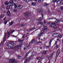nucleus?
<instances>
[{
  "label": "nucleus",
  "instance_id": "nucleus-1",
  "mask_svg": "<svg viewBox=\"0 0 63 63\" xmlns=\"http://www.w3.org/2000/svg\"><path fill=\"white\" fill-rule=\"evenodd\" d=\"M61 21H62V20L61 19H60L59 20L57 19L56 21L53 23H52L51 25V27H54L56 26V23H58L59 22H60Z\"/></svg>",
  "mask_w": 63,
  "mask_h": 63
},
{
  "label": "nucleus",
  "instance_id": "nucleus-2",
  "mask_svg": "<svg viewBox=\"0 0 63 63\" xmlns=\"http://www.w3.org/2000/svg\"><path fill=\"white\" fill-rule=\"evenodd\" d=\"M43 27L44 28L43 29H42V31L40 33V35L41 36V37L42 36H43V35H44V33L45 32L44 31H45V30H46L47 29V26H45V25L43 26Z\"/></svg>",
  "mask_w": 63,
  "mask_h": 63
},
{
  "label": "nucleus",
  "instance_id": "nucleus-3",
  "mask_svg": "<svg viewBox=\"0 0 63 63\" xmlns=\"http://www.w3.org/2000/svg\"><path fill=\"white\" fill-rule=\"evenodd\" d=\"M43 27L44 28L43 29H42V31L40 33V35L41 36V37L42 36H43V35H44V33L45 32L44 31H45V30H46L47 29V26H45V25L43 26Z\"/></svg>",
  "mask_w": 63,
  "mask_h": 63
},
{
  "label": "nucleus",
  "instance_id": "nucleus-4",
  "mask_svg": "<svg viewBox=\"0 0 63 63\" xmlns=\"http://www.w3.org/2000/svg\"><path fill=\"white\" fill-rule=\"evenodd\" d=\"M6 36L7 35H6V33H5V35H4V37H3V41L2 42H1L0 44V47H2V46H3V44H4V42H5V41H6Z\"/></svg>",
  "mask_w": 63,
  "mask_h": 63
},
{
  "label": "nucleus",
  "instance_id": "nucleus-5",
  "mask_svg": "<svg viewBox=\"0 0 63 63\" xmlns=\"http://www.w3.org/2000/svg\"><path fill=\"white\" fill-rule=\"evenodd\" d=\"M14 43L12 42H10L7 44V47L9 48H11L12 47H14Z\"/></svg>",
  "mask_w": 63,
  "mask_h": 63
},
{
  "label": "nucleus",
  "instance_id": "nucleus-6",
  "mask_svg": "<svg viewBox=\"0 0 63 63\" xmlns=\"http://www.w3.org/2000/svg\"><path fill=\"white\" fill-rule=\"evenodd\" d=\"M16 61H15V59H11L9 60V63H16Z\"/></svg>",
  "mask_w": 63,
  "mask_h": 63
},
{
  "label": "nucleus",
  "instance_id": "nucleus-7",
  "mask_svg": "<svg viewBox=\"0 0 63 63\" xmlns=\"http://www.w3.org/2000/svg\"><path fill=\"white\" fill-rule=\"evenodd\" d=\"M55 52L54 51H53V53L50 55V56L48 58V60H50L51 59V58L53 57V54H54V53Z\"/></svg>",
  "mask_w": 63,
  "mask_h": 63
},
{
  "label": "nucleus",
  "instance_id": "nucleus-8",
  "mask_svg": "<svg viewBox=\"0 0 63 63\" xmlns=\"http://www.w3.org/2000/svg\"><path fill=\"white\" fill-rule=\"evenodd\" d=\"M60 49H58L57 51V55L56 56V60L57 59V57L58 56V55H59V54H60Z\"/></svg>",
  "mask_w": 63,
  "mask_h": 63
},
{
  "label": "nucleus",
  "instance_id": "nucleus-9",
  "mask_svg": "<svg viewBox=\"0 0 63 63\" xmlns=\"http://www.w3.org/2000/svg\"><path fill=\"white\" fill-rule=\"evenodd\" d=\"M20 48V47L19 46H16L14 47V48L16 50H18Z\"/></svg>",
  "mask_w": 63,
  "mask_h": 63
},
{
  "label": "nucleus",
  "instance_id": "nucleus-10",
  "mask_svg": "<svg viewBox=\"0 0 63 63\" xmlns=\"http://www.w3.org/2000/svg\"><path fill=\"white\" fill-rule=\"evenodd\" d=\"M17 7L18 9H21L22 8L23 6L21 5L17 4Z\"/></svg>",
  "mask_w": 63,
  "mask_h": 63
},
{
  "label": "nucleus",
  "instance_id": "nucleus-11",
  "mask_svg": "<svg viewBox=\"0 0 63 63\" xmlns=\"http://www.w3.org/2000/svg\"><path fill=\"white\" fill-rule=\"evenodd\" d=\"M31 52V50H30V51H29L26 55V56L24 57V58H23V59H25L26 57H27V56L28 55V54H29V53H30Z\"/></svg>",
  "mask_w": 63,
  "mask_h": 63
},
{
  "label": "nucleus",
  "instance_id": "nucleus-12",
  "mask_svg": "<svg viewBox=\"0 0 63 63\" xmlns=\"http://www.w3.org/2000/svg\"><path fill=\"white\" fill-rule=\"evenodd\" d=\"M24 15H25V17H28V16H29V15H30V14L28 12L25 13L24 14Z\"/></svg>",
  "mask_w": 63,
  "mask_h": 63
},
{
  "label": "nucleus",
  "instance_id": "nucleus-13",
  "mask_svg": "<svg viewBox=\"0 0 63 63\" xmlns=\"http://www.w3.org/2000/svg\"><path fill=\"white\" fill-rule=\"evenodd\" d=\"M7 13L8 16H11V13H10V11L9 10H8L7 11Z\"/></svg>",
  "mask_w": 63,
  "mask_h": 63
},
{
  "label": "nucleus",
  "instance_id": "nucleus-14",
  "mask_svg": "<svg viewBox=\"0 0 63 63\" xmlns=\"http://www.w3.org/2000/svg\"><path fill=\"white\" fill-rule=\"evenodd\" d=\"M35 42V40H32L31 42L29 43V45H30L31 43H34Z\"/></svg>",
  "mask_w": 63,
  "mask_h": 63
},
{
  "label": "nucleus",
  "instance_id": "nucleus-15",
  "mask_svg": "<svg viewBox=\"0 0 63 63\" xmlns=\"http://www.w3.org/2000/svg\"><path fill=\"white\" fill-rule=\"evenodd\" d=\"M52 2L53 3H55L56 2L57 4H58V2H59V0H53Z\"/></svg>",
  "mask_w": 63,
  "mask_h": 63
},
{
  "label": "nucleus",
  "instance_id": "nucleus-16",
  "mask_svg": "<svg viewBox=\"0 0 63 63\" xmlns=\"http://www.w3.org/2000/svg\"><path fill=\"white\" fill-rule=\"evenodd\" d=\"M5 16V15L4 14H1L0 16V18H3Z\"/></svg>",
  "mask_w": 63,
  "mask_h": 63
},
{
  "label": "nucleus",
  "instance_id": "nucleus-17",
  "mask_svg": "<svg viewBox=\"0 0 63 63\" xmlns=\"http://www.w3.org/2000/svg\"><path fill=\"white\" fill-rule=\"evenodd\" d=\"M43 12V11L42 10V9H40L38 10V12L39 13H42Z\"/></svg>",
  "mask_w": 63,
  "mask_h": 63
},
{
  "label": "nucleus",
  "instance_id": "nucleus-18",
  "mask_svg": "<svg viewBox=\"0 0 63 63\" xmlns=\"http://www.w3.org/2000/svg\"><path fill=\"white\" fill-rule=\"evenodd\" d=\"M49 3H45L44 4V6H48L49 5Z\"/></svg>",
  "mask_w": 63,
  "mask_h": 63
},
{
  "label": "nucleus",
  "instance_id": "nucleus-19",
  "mask_svg": "<svg viewBox=\"0 0 63 63\" xmlns=\"http://www.w3.org/2000/svg\"><path fill=\"white\" fill-rule=\"evenodd\" d=\"M6 10H9L10 9V6L9 5H8L6 7Z\"/></svg>",
  "mask_w": 63,
  "mask_h": 63
},
{
  "label": "nucleus",
  "instance_id": "nucleus-20",
  "mask_svg": "<svg viewBox=\"0 0 63 63\" xmlns=\"http://www.w3.org/2000/svg\"><path fill=\"white\" fill-rule=\"evenodd\" d=\"M47 52H48V51L47 50H46V51H44L43 52V53L44 54H46L47 53Z\"/></svg>",
  "mask_w": 63,
  "mask_h": 63
},
{
  "label": "nucleus",
  "instance_id": "nucleus-21",
  "mask_svg": "<svg viewBox=\"0 0 63 63\" xmlns=\"http://www.w3.org/2000/svg\"><path fill=\"white\" fill-rule=\"evenodd\" d=\"M14 5H15V3H14V2L10 3V6L11 7L13 6H14Z\"/></svg>",
  "mask_w": 63,
  "mask_h": 63
},
{
  "label": "nucleus",
  "instance_id": "nucleus-22",
  "mask_svg": "<svg viewBox=\"0 0 63 63\" xmlns=\"http://www.w3.org/2000/svg\"><path fill=\"white\" fill-rule=\"evenodd\" d=\"M23 40L19 39L18 40V42H23Z\"/></svg>",
  "mask_w": 63,
  "mask_h": 63
},
{
  "label": "nucleus",
  "instance_id": "nucleus-23",
  "mask_svg": "<svg viewBox=\"0 0 63 63\" xmlns=\"http://www.w3.org/2000/svg\"><path fill=\"white\" fill-rule=\"evenodd\" d=\"M43 17H41L39 18V20H38L39 21H42V19H43Z\"/></svg>",
  "mask_w": 63,
  "mask_h": 63
},
{
  "label": "nucleus",
  "instance_id": "nucleus-24",
  "mask_svg": "<svg viewBox=\"0 0 63 63\" xmlns=\"http://www.w3.org/2000/svg\"><path fill=\"white\" fill-rule=\"evenodd\" d=\"M9 4V3L8 1H6L5 3V4L6 5H8Z\"/></svg>",
  "mask_w": 63,
  "mask_h": 63
},
{
  "label": "nucleus",
  "instance_id": "nucleus-25",
  "mask_svg": "<svg viewBox=\"0 0 63 63\" xmlns=\"http://www.w3.org/2000/svg\"><path fill=\"white\" fill-rule=\"evenodd\" d=\"M14 22L12 21L11 22V23H9V25H10V26H11V25H12V24H14Z\"/></svg>",
  "mask_w": 63,
  "mask_h": 63
},
{
  "label": "nucleus",
  "instance_id": "nucleus-26",
  "mask_svg": "<svg viewBox=\"0 0 63 63\" xmlns=\"http://www.w3.org/2000/svg\"><path fill=\"white\" fill-rule=\"evenodd\" d=\"M30 57H28L26 59V60H27V61H28V62L29 61V60H30Z\"/></svg>",
  "mask_w": 63,
  "mask_h": 63
},
{
  "label": "nucleus",
  "instance_id": "nucleus-27",
  "mask_svg": "<svg viewBox=\"0 0 63 63\" xmlns=\"http://www.w3.org/2000/svg\"><path fill=\"white\" fill-rule=\"evenodd\" d=\"M32 5L33 6H35L36 5V3L35 2H32Z\"/></svg>",
  "mask_w": 63,
  "mask_h": 63
},
{
  "label": "nucleus",
  "instance_id": "nucleus-28",
  "mask_svg": "<svg viewBox=\"0 0 63 63\" xmlns=\"http://www.w3.org/2000/svg\"><path fill=\"white\" fill-rule=\"evenodd\" d=\"M13 11L14 12H17V10L16 9H14L13 10Z\"/></svg>",
  "mask_w": 63,
  "mask_h": 63
},
{
  "label": "nucleus",
  "instance_id": "nucleus-29",
  "mask_svg": "<svg viewBox=\"0 0 63 63\" xmlns=\"http://www.w3.org/2000/svg\"><path fill=\"white\" fill-rule=\"evenodd\" d=\"M9 3L10 4H11V3H14V1L13 0H11L9 1Z\"/></svg>",
  "mask_w": 63,
  "mask_h": 63
},
{
  "label": "nucleus",
  "instance_id": "nucleus-30",
  "mask_svg": "<svg viewBox=\"0 0 63 63\" xmlns=\"http://www.w3.org/2000/svg\"><path fill=\"white\" fill-rule=\"evenodd\" d=\"M14 7L15 8H17V4L16 3L14 4Z\"/></svg>",
  "mask_w": 63,
  "mask_h": 63
},
{
  "label": "nucleus",
  "instance_id": "nucleus-31",
  "mask_svg": "<svg viewBox=\"0 0 63 63\" xmlns=\"http://www.w3.org/2000/svg\"><path fill=\"white\" fill-rule=\"evenodd\" d=\"M60 9L63 12V6H61L60 7Z\"/></svg>",
  "mask_w": 63,
  "mask_h": 63
},
{
  "label": "nucleus",
  "instance_id": "nucleus-32",
  "mask_svg": "<svg viewBox=\"0 0 63 63\" xmlns=\"http://www.w3.org/2000/svg\"><path fill=\"white\" fill-rule=\"evenodd\" d=\"M10 32H9L8 33V34L7 37L8 38L10 37Z\"/></svg>",
  "mask_w": 63,
  "mask_h": 63
},
{
  "label": "nucleus",
  "instance_id": "nucleus-33",
  "mask_svg": "<svg viewBox=\"0 0 63 63\" xmlns=\"http://www.w3.org/2000/svg\"><path fill=\"white\" fill-rule=\"evenodd\" d=\"M39 23L40 24H41V25H43V22H42L41 21H39Z\"/></svg>",
  "mask_w": 63,
  "mask_h": 63
},
{
  "label": "nucleus",
  "instance_id": "nucleus-34",
  "mask_svg": "<svg viewBox=\"0 0 63 63\" xmlns=\"http://www.w3.org/2000/svg\"><path fill=\"white\" fill-rule=\"evenodd\" d=\"M25 25L23 23V24H22L21 25H20V26H21V27H23Z\"/></svg>",
  "mask_w": 63,
  "mask_h": 63
},
{
  "label": "nucleus",
  "instance_id": "nucleus-35",
  "mask_svg": "<svg viewBox=\"0 0 63 63\" xmlns=\"http://www.w3.org/2000/svg\"><path fill=\"white\" fill-rule=\"evenodd\" d=\"M58 37L60 38H61L62 37V36H61V35L60 34H58Z\"/></svg>",
  "mask_w": 63,
  "mask_h": 63
},
{
  "label": "nucleus",
  "instance_id": "nucleus-36",
  "mask_svg": "<svg viewBox=\"0 0 63 63\" xmlns=\"http://www.w3.org/2000/svg\"><path fill=\"white\" fill-rule=\"evenodd\" d=\"M23 44V42H21L20 43V45H19V46L20 47L21 46V45H22V44Z\"/></svg>",
  "mask_w": 63,
  "mask_h": 63
},
{
  "label": "nucleus",
  "instance_id": "nucleus-37",
  "mask_svg": "<svg viewBox=\"0 0 63 63\" xmlns=\"http://www.w3.org/2000/svg\"><path fill=\"white\" fill-rule=\"evenodd\" d=\"M37 60H40V59H41V57H38L37 58Z\"/></svg>",
  "mask_w": 63,
  "mask_h": 63
},
{
  "label": "nucleus",
  "instance_id": "nucleus-38",
  "mask_svg": "<svg viewBox=\"0 0 63 63\" xmlns=\"http://www.w3.org/2000/svg\"><path fill=\"white\" fill-rule=\"evenodd\" d=\"M30 0H26V3H28V2H30Z\"/></svg>",
  "mask_w": 63,
  "mask_h": 63
},
{
  "label": "nucleus",
  "instance_id": "nucleus-39",
  "mask_svg": "<svg viewBox=\"0 0 63 63\" xmlns=\"http://www.w3.org/2000/svg\"><path fill=\"white\" fill-rule=\"evenodd\" d=\"M18 59H21V56H20L19 55H18Z\"/></svg>",
  "mask_w": 63,
  "mask_h": 63
},
{
  "label": "nucleus",
  "instance_id": "nucleus-40",
  "mask_svg": "<svg viewBox=\"0 0 63 63\" xmlns=\"http://www.w3.org/2000/svg\"><path fill=\"white\" fill-rule=\"evenodd\" d=\"M61 4H62V5H63V0H62L61 2Z\"/></svg>",
  "mask_w": 63,
  "mask_h": 63
},
{
  "label": "nucleus",
  "instance_id": "nucleus-41",
  "mask_svg": "<svg viewBox=\"0 0 63 63\" xmlns=\"http://www.w3.org/2000/svg\"><path fill=\"white\" fill-rule=\"evenodd\" d=\"M28 62V61H27L26 59V60L25 61V62H24V63H26Z\"/></svg>",
  "mask_w": 63,
  "mask_h": 63
},
{
  "label": "nucleus",
  "instance_id": "nucleus-42",
  "mask_svg": "<svg viewBox=\"0 0 63 63\" xmlns=\"http://www.w3.org/2000/svg\"><path fill=\"white\" fill-rule=\"evenodd\" d=\"M57 11L58 13H60L61 12H60V10L59 9H58L57 10Z\"/></svg>",
  "mask_w": 63,
  "mask_h": 63
},
{
  "label": "nucleus",
  "instance_id": "nucleus-43",
  "mask_svg": "<svg viewBox=\"0 0 63 63\" xmlns=\"http://www.w3.org/2000/svg\"><path fill=\"white\" fill-rule=\"evenodd\" d=\"M42 1L41 0H38V2L39 3H41Z\"/></svg>",
  "mask_w": 63,
  "mask_h": 63
},
{
  "label": "nucleus",
  "instance_id": "nucleus-44",
  "mask_svg": "<svg viewBox=\"0 0 63 63\" xmlns=\"http://www.w3.org/2000/svg\"><path fill=\"white\" fill-rule=\"evenodd\" d=\"M52 41H50L49 42V46H51V42Z\"/></svg>",
  "mask_w": 63,
  "mask_h": 63
},
{
  "label": "nucleus",
  "instance_id": "nucleus-45",
  "mask_svg": "<svg viewBox=\"0 0 63 63\" xmlns=\"http://www.w3.org/2000/svg\"><path fill=\"white\" fill-rule=\"evenodd\" d=\"M43 58H44V56H41V59L42 60V59H43Z\"/></svg>",
  "mask_w": 63,
  "mask_h": 63
},
{
  "label": "nucleus",
  "instance_id": "nucleus-46",
  "mask_svg": "<svg viewBox=\"0 0 63 63\" xmlns=\"http://www.w3.org/2000/svg\"><path fill=\"white\" fill-rule=\"evenodd\" d=\"M55 35H58V33L57 32H55L54 33Z\"/></svg>",
  "mask_w": 63,
  "mask_h": 63
},
{
  "label": "nucleus",
  "instance_id": "nucleus-47",
  "mask_svg": "<svg viewBox=\"0 0 63 63\" xmlns=\"http://www.w3.org/2000/svg\"><path fill=\"white\" fill-rule=\"evenodd\" d=\"M44 24H46V21L45 20H44Z\"/></svg>",
  "mask_w": 63,
  "mask_h": 63
},
{
  "label": "nucleus",
  "instance_id": "nucleus-48",
  "mask_svg": "<svg viewBox=\"0 0 63 63\" xmlns=\"http://www.w3.org/2000/svg\"><path fill=\"white\" fill-rule=\"evenodd\" d=\"M57 44V41H56L54 45H56Z\"/></svg>",
  "mask_w": 63,
  "mask_h": 63
},
{
  "label": "nucleus",
  "instance_id": "nucleus-49",
  "mask_svg": "<svg viewBox=\"0 0 63 63\" xmlns=\"http://www.w3.org/2000/svg\"><path fill=\"white\" fill-rule=\"evenodd\" d=\"M56 47L57 48H58V45H56Z\"/></svg>",
  "mask_w": 63,
  "mask_h": 63
},
{
  "label": "nucleus",
  "instance_id": "nucleus-50",
  "mask_svg": "<svg viewBox=\"0 0 63 63\" xmlns=\"http://www.w3.org/2000/svg\"><path fill=\"white\" fill-rule=\"evenodd\" d=\"M6 13V11H4L3 12V14H5Z\"/></svg>",
  "mask_w": 63,
  "mask_h": 63
},
{
  "label": "nucleus",
  "instance_id": "nucleus-51",
  "mask_svg": "<svg viewBox=\"0 0 63 63\" xmlns=\"http://www.w3.org/2000/svg\"><path fill=\"white\" fill-rule=\"evenodd\" d=\"M46 58H49V55H47L46 56Z\"/></svg>",
  "mask_w": 63,
  "mask_h": 63
},
{
  "label": "nucleus",
  "instance_id": "nucleus-52",
  "mask_svg": "<svg viewBox=\"0 0 63 63\" xmlns=\"http://www.w3.org/2000/svg\"><path fill=\"white\" fill-rule=\"evenodd\" d=\"M25 36V35H23V36L22 37V39H24V38Z\"/></svg>",
  "mask_w": 63,
  "mask_h": 63
},
{
  "label": "nucleus",
  "instance_id": "nucleus-53",
  "mask_svg": "<svg viewBox=\"0 0 63 63\" xmlns=\"http://www.w3.org/2000/svg\"><path fill=\"white\" fill-rule=\"evenodd\" d=\"M50 22H48L47 23V25H49V24H50Z\"/></svg>",
  "mask_w": 63,
  "mask_h": 63
},
{
  "label": "nucleus",
  "instance_id": "nucleus-54",
  "mask_svg": "<svg viewBox=\"0 0 63 63\" xmlns=\"http://www.w3.org/2000/svg\"><path fill=\"white\" fill-rule=\"evenodd\" d=\"M6 19V17H5L3 19V20H5V19Z\"/></svg>",
  "mask_w": 63,
  "mask_h": 63
},
{
  "label": "nucleus",
  "instance_id": "nucleus-55",
  "mask_svg": "<svg viewBox=\"0 0 63 63\" xmlns=\"http://www.w3.org/2000/svg\"><path fill=\"white\" fill-rule=\"evenodd\" d=\"M15 32V30H13L11 32V33H13V32Z\"/></svg>",
  "mask_w": 63,
  "mask_h": 63
},
{
  "label": "nucleus",
  "instance_id": "nucleus-56",
  "mask_svg": "<svg viewBox=\"0 0 63 63\" xmlns=\"http://www.w3.org/2000/svg\"><path fill=\"white\" fill-rule=\"evenodd\" d=\"M34 55L33 54H32V55L31 56V57H33V56H34Z\"/></svg>",
  "mask_w": 63,
  "mask_h": 63
},
{
  "label": "nucleus",
  "instance_id": "nucleus-57",
  "mask_svg": "<svg viewBox=\"0 0 63 63\" xmlns=\"http://www.w3.org/2000/svg\"><path fill=\"white\" fill-rule=\"evenodd\" d=\"M41 15H42V17H43V18H44V17H43V16H44V15L42 13V14H41Z\"/></svg>",
  "mask_w": 63,
  "mask_h": 63
},
{
  "label": "nucleus",
  "instance_id": "nucleus-58",
  "mask_svg": "<svg viewBox=\"0 0 63 63\" xmlns=\"http://www.w3.org/2000/svg\"><path fill=\"white\" fill-rule=\"evenodd\" d=\"M32 30H34V29H35V27H34L32 28Z\"/></svg>",
  "mask_w": 63,
  "mask_h": 63
},
{
  "label": "nucleus",
  "instance_id": "nucleus-59",
  "mask_svg": "<svg viewBox=\"0 0 63 63\" xmlns=\"http://www.w3.org/2000/svg\"><path fill=\"white\" fill-rule=\"evenodd\" d=\"M7 22H4V24L5 25H6V24H7Z\"/></svg>",
  "mask_w": 63,
  "mask_h": 63
},
{
  "label": "nucleus",
  "instance_id": "nucleus-60",
  "mask_svg": "<svg viewBox=\"0 0 63 63\" xmlns=\"http://www.w3.org/2000/svg\"><path fill=\"white\" fill-rule=\"evenodd\" d=\"M52 41H53V38H52L51 39V40H50V41L52 42Z\"/></svg>",
  "mask_w": 63,
  "mask_h": 63
},
{
  "label": "nucleus",
  "instance_id": "nucleus-61",
  "mask_svg": "<svg viewBox=\"0 0 63 63\" xmlns=\"http://www.w3.org/2000/svg\"><path fill=\"white\" fill-rule=\"evenodd\" d=\"M38 36H39V37H40V36L41 37V34H39V35H38Z\"/></svg>",
  "mask_w": 63,
  "mask_h": 63
},
{
  "label": "nucleus",
  "instance_id": "nucleus-62",
  "mask_svg": "<svg viewBox=\"0 0 63 63\" xmlns=\"http://www.w3.org/2000/svg\"><path fill=\"white\" fill-rule=\"evenodd\" d=\"M54 35H55L54 33H53L52 35V36H53Z\"/></svg>",
  "mask_w": 63,
  "mask_h": 63
},
{
  "label": "nucleus",
  "instance_id": "nucleus-63",
  "mask_svg": "<svg viewBox=\"0 0 63 63\" xmlns=\"http://www.w3.org/2000/svg\"><path fill=\"white\" fill-rule=\"evenodd\" d=\"M32 29H31L30 30V31H32Z\"/></svg>",
  "mask_w": 63,
  "mask_h": 63
},
{
  "label": "nucleus",
  "instance_id": "nucleus-64",
  "mask_svg": "<svg viewBox=\"0 0 63 63\" xmlns=\"http://www.w3.org/2000/svg\"><path fill=\"white\" fill-rule=\"evenodd\" d=\"M4 7H5V6H4V5L2 6V8H4Z\"/></svg>",
  "mask_w": 63,
  "mask_h": 63
}]
</instances>
